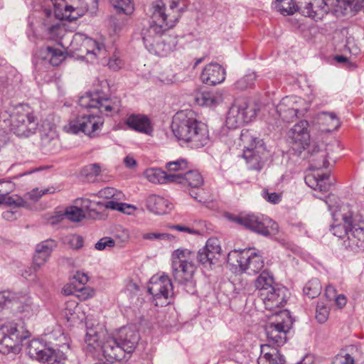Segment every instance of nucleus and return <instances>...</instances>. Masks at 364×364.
Wrapping results in <instances>:
<instances>
[{"mask_svg": "<svg viewBox=\"0 0 364 364\" xmlns=\"http://www.w3.org/2000/svg\"><path fill=\"white\" fill-rule=\"evenodd\" d=\"M186 9L185 0H157L153 4L150 26L142 32L144 46L150 53L166 57L176 50L178 38L166 31L175 26Z\"/></svg>", "mask_w": 364, "mask_h": 364, "instance_id": "f257e3e1", "label": "nucleus"}, {"mask_svg": "<svg viewBox=\"0 0 364 364\" xmlns=\"http://www.w3.org/2000/svg\"><path fill=\"white\" fill-rule=\"evenodd\" d=\"M171 130L181 144L192 149L205 146L210 141L207 126L196 119L192 110L178 112L173 117Z\"/></svg>", "mask_w": 364, "mask_h": 364, "instance_id": "f03ea898", "label": "nucleus"}, {"mask_svg": "<svg viewBox=\"0 0 364 364\" xmlns=\"http://www.w3.org/2000/svg\"><path fill=\"white\" fill-rule=\"evenodd\" d=\"M334 224L331 232L343 240L347 249L359 252L364 250V221L353 217L347 208L343 206L332 213Z\"/></svg>", "mask_w": 364, "mask_h": 364, "instance_id": "7ed1b4c3", "label": "nucleus"}, {"mask_svg": "<svg viewBox=\"0 0 364 364\" xmlns=\"http://www.w3.org/2000/svg\"><path fill=\"white\" fill-rule=\"evenodd\" d=\"M44 4L53 7L45 8L41 13V19L44 28L50 32H55L59 28V21L76 20L87 10L83 0H45Z\"/></svg>", "mask_w": 364, "mask_h": 364, "instance_id": "20e7f679", "label": "nucleus"}, {"mask_svg": "<svg viewBox=\"0 0 364 364\" xmlns=\"http://www.w3.org/2000/svg\"><path fill=\"white\" fill-rule=\"evenodd\" d=\"M0 122L9 126L17 136L27 138L37 130L38 121L31 108L26 104L10 106L0 112Z\"/></svg>", "mask_w": 364, "mask_h": 364, "instance_id": "39448f33", "label": "nucleus"}, {"mask_svg": "<svg viewBox=\"0 0 364 364\" xmlns=\"http://www.w3.org/2000/svg\"><path fill=\"white\" fill-rule=\"evenodd\" d=\"M139 341L137 331L124 326L112 336H107L103 346V355L111 363L124 358L126 353H131Z\"/></svg>", "mask_w": 364, "mask_h": 364, "instance_id": "423d86ee", "label": "nucleus"}, {"mask_svg": "<svg viewBox=\"0 0 364 364\" xmlns=\"http://www.w3.org/2000/svg\"><path fill=\"white\" fill-rule=\"evenodd\" d=\"M194 257V252L186 248L175 250L171 255L172 277L174 281L183 286L189 294H193L195 291Z\"/></svg>", "mask_w": 364, "mask_h": 364, "instance_id": "0eeeda50", "label": "nucleus"}, {"mask_svg": "<svg viewBox=\"0 0 364 364\" xmlns=\"http://www.w3.org/2000/svg\"><path fill=\"white\" fill-rule=\"evenodd\" d=\"M68 48L73 55L77 59L92 63L98 60H102V63H107V50L105 45L83 33H75Z\"/></svg>", "mask_w": 364, "mask_h": 364, "instance_id": "6e6552de", "label": "nucleus"}, {"mask_svg": "<svg viewBox=\"0 0 364 364\" xmlns=\"http://www.w3.org/2000/svg\"><path fill=\"white\" fill-rule=\"evenodd\" d=\"M228 218L245 228L263 236L276 235L279 231L278 224L268 216L254 213L228 215Z\"/></svg>", "mask_w": 364, "mask_h": 364, "instance_id": "1a4fd4ad", "label": "nucleus"}, {"mask_svg": "<svg viewBox=\"0 0 364 364\" xmlns=\"http://www.w3.org/2000/svg\"><path fill=\"white\" fill-rule=\"evenodd\" d=\"M243 146L242 157L250 169L260 170L266 155V149L262 140L256 137L252 131L243 129L240 134Z\"/></svg>", "mask_w": 364, "mask_h": 364, "instance_id": "9d476101", "label": "nucleus"}, {"mask_svg": "<svg viewBox=\"0 0 364 364\" xmlns=\"http://www.w3.org/2000/svg\"><path fill=\"white\" fill-rule=\"evenodd\" d=\"M30 335L21 320L4 324L0 327V352L4 354L10 353Z\"/></svg>", "mask_w": 364, "mask_h": 364, "instance_id": "9b49d317", "label": "nucleus"}, {"mask_svg": "<svg viewBox=\"0 0 364 364\" xmlns=\"http://www.w3.org/2000/svg\"><path fill=\"white\" fill-rule=\"evenodd\" d=\"M272 321L266 326V334L269 342L282 346L287 341V333L291 329L293 319L290 312L287 310L276 311L271 318Z\"/></svg>", "mask_w": 364, "mask_h": 364, "instance_id": "f8f14e48", "label": "nucleus"}, {"mask_svg": "<svg viewBox=\"0 0 364 364\" xmlns=\"http://www.w3.org/2000/svg\"><path fill=\"white\" fill-rule=\"evenodd\" d=\"M258 111L259 109L250 105L246 99L237 98L228 110L225 124L229 129H236L255 119Z\"/></svg>", "mask_w": 364, "mask_h": 364, "instance_id": "ddd939ff", "label": "nucleus"}, {"mask_svg": "<svg viewBox=\"0 0 364 364\" xmlns=\"http://www.w3.org/2000/svg\"><path fill=\"white\" fill-rule=\"evenodd\" d=\"M79 105L85 108H97L106 116L117 114L121 107V100L117 97H109L102 92L87 93L79 99Z\"/></svg>", "mask_w": 364, "mask_h": 364, "instance_id": "4468645a", "label": "nucleus"}, {"mask_svg": "<svg viewBox=\"0 0 364 364\" xmlns=\"http://www.w3.org/2000/svg\"><path fill=\"white\" fill-rule=\"evenodd\" d=\"M228 262L239 266L242 272L249 275L257 274L264 267L262 256L253 249L232 251L228 255Z\"/></svg>", "mask_w": 364, "mask_h": 364, "instance_id": "2eb2a0df", "label": "nucleus"}, {"mask_svg": "<svg viewBox=\"0 0 364 364\" xmlns=\"http://www.w3.org/2000/svg\"><path fill=\"white\" fill-rule=\"evenodd\" d=\"M104 119L97 114H83L70 120L64 129L68 133L78 134L82 132L89 136H95L101 130Z\"/></svg>", "mask_w": 364, "mask_h": 364, "instance_id": "dca6fc26", "label": "nucleus"}, {"mask_svg": "<svg viewBox=\"0 0 364 364\" xmlns=\"http://www.w3.org/2000/svg\"><path fill=\"white\" fill-rule=\"evenodd\" d=\"M28 354L33 359L46 364H64L66 360V356L62 350L47 348L36 339L29 343Z\"/></svg>", "mask_w": 364, "mask_h": 364, "instance_id": "f3484780", "label": "nucleus"}, {"mask_svg": "<svg viewBox=\"0 0 364 364\" xmlns=\"http://www.w3.org/2000/svg\"><path fill=\"white\" fill-rule=\"evenodd\" d=\"M173 183H177L184 187L190 188V196L200 203H205L206 199L202 196L203 192L200 188L204 180L202 175L196 170L188 171L185 173H174Z\"/></svg>", "mask_w": 364, "mask_h": 364, "instance_id": "a211bd4d", "label": "nucleus"}, {"mask_svg": "<svg viewBox=\"0 0 364 364\" xmlns=\"http://www.w3.org/2000/svg\"><path fill=\"white\" fill-rule=\"evenodd\" d=\"M304 100L297 96H287L284 97L276 107V112L282 121L289 122L298 114H304L306 108H302Z\"/></svg>", "mask_w": 364, "mask_h": 364, "instance_id": "6ab92c4d", "label": "nucleus"}, {"mask_svg": "<svg viewBox=\"0 0 364 364\" xmlns=\"http://www.w3.org/2000/svg\"><path fill=\"white\" fill-rule=\"evenodd\" d=\"M222 249L219 240L216 237L209 238L205 245L198 252L197 259L205 267H211L221 255Z\"/></svg>", "mask_w": 364, "mask_h": 364, "instance_id": "aec40b11", "label": "nucleus"}, {"mask_svg": "<svg viewBox=\"0 0 364 364\" xmlns=\"http://www.w3.org/2000/svg\"><path fill=\"white\" fill-rule=\"evenodd\" d=\"M266 309L273 311L277 308L284 306L289 296V291L284 287L277 286L268 291L259 294Z\"/></svg>", "mask_w": 364, "mask_h": 364, "instance_id": "412c9836", "label": "nucleus"}, {"mask_svg": "<svg viewBox=\"0 0 364 364\" xmlns=\"http://www.w3.org/2000/svg\"><path fill=\"white\" fill-rule=\"evenodd\" d=\"M148 291L155 300H167L173 295V285L167 275L154 276L150 279Z\"/></svg>", "mask_w": 364, "mask_h": 364, "instance_id": "4be33fe9", "label": "nucleus"}, {"mask_svg": "<svg viewBox=\"0 0 364 364\" xmlns=\"http://www.w3.org/2000/svg\"><path fill=\"white\" fill-rule=\"evenodd\" d=\"M299 11L304 15L318 21L328 12L325 0H298Z\"/></svg>", "mask_w": 364, "mask_h": 364, "instance_id": "5701e85b", "label": "nucleus"}, {"mask_svg": "<svg viewBox=\"0 0 364 364\" xmlns=\"http://www.w3.org/2000/svg\"><path fill=\"white\" fill-rule=\"evenodd\" d=\"M100 193L102 196L111 198L105 204V207L107 209L118 210L127 214H130L134 209V206L129 204L119 202L124 198V195L121 191H117L113 188L107 187L101 190Z\"/></svg>", "mask_w": 364, "mask_h": 364, "instance_id": "b1692460", "label": "nucleus"}, {"mask_svg": "<svg viewBox=\"0 0 364 364\" xmlns=\"http://www.w3.org/2000/svg\"><path fill=\"white\" fill-rule=\"evenodd\" d=\"M309 123L301 120L291 127L288 132V138L297 146L298 149H305L310 142V134L308 130Z\"/></svg>", "mask_w": 364, "mask_h": 364, "instance_id": "393cba45", "label": "nucleus"}, {"mask_svg": "<svg viewBox=\"0 0 364 364\" xmlns=\"http://www.w3.org/2000/svg\"><path fill=\"white\" fill-rule=\"evenodd\" d=\"M106 331L102 326L95 328L87 327V333L85 338L86 349L89 352L101 350L103 352L104 343L106 341Z\"/></svg>", "mask_w": 364, "mask_h": 364, "instance_id": "a878e982", "label": "nucleus"}, {"mask_svg": "<svg viewBox=\"0 0 364 364\" xmlns=\"http://www.w3.org/2000/svg\"><path fill=\"white\" fill-rule=\"evenodd\" d=\"M225 69L218 63H209L200 74L202 82L208 85H215L223 82L225 79Z\"/></svg>", "mask_w": 364, "mask_h": 364, "instance_id": "bb28decb", "label": "nucleus"}, {"mask_svg": "<svg viewBox=\"0 0 364 364\" xmlns=\"http://www.w3.org/2000/svg\"><path fill=\"white\" fill-rule=\"evenodd\" d=\"M62 316L69 326L80 323L85 318V314L75 300H69L65 303Z\"/></svg>", "mask_w": 364, "mask_h": 364, "instance_id": "cd10ccee", "label": "nucleus"}, {"mask_svg": "<svg viewBox=\"0 0 364 364\" xmlns=\"http://www.w3.org/2000/svg\"><path fill=\"white\" fill-rule=\"evenodd\" d=\"M125 124L129 129L139 133L151 135L153 132L150 119L144 114H132L127 118Z\"/></svg>", "mask_w": 364, "mask_h": 364, "instance_id": "c85d7f7f", "label": "nucleus"}, {"mask_svg": "<svg viewBox=\"0 0 364 364\" xmlns=\"http://www.w3.org/2000/svg\"><path fill=\"white\" fill-rule=\"evenodd\" d=\"M258 364H284L285 358L279 350L270 344L260 346V355L257 359Z\"/></svg>", "mask_w": 364, "mask_h": 364, "instance_id": "c756f323", "label": "nucleus"}, {"mask_svg": "<svg viewBox=\"0 0 364 364\" xmlns=\"http://www.w3.org/2000/svg\"><path fill=\"white\" fill-rule=\"evenodd\" d=\"M305 182L311 188L321 193L328 192L333 184L328 174L321 175L314 173L307 174L305 177Z\"/></svg>", "mask_w": 364, "mask_h": 364, "instance_id": "7c9ffc66", "label": "nucleus"}, {"mask_svg": "<svg viewBox=\"0 0 364 364\" xmlns=\"http://www.w3.org/2000/svg\"><path fill=\"white\" fill-rule=\"evenodd\" d=\"M314 122L319 126L321 132L333 131L340 125L339 119L334 112H319L316 115Z\"/></svg>", "mask_w": 364, "mask_h": 364, "instance_id": "2f4dec72", "label": "nucleus"}, {"mask_svg": "<svg viewBox=\"0 0 364 364\" xmlns=\"http://www.w3.org/2000/svg\"><path fill=\"white\" fill-rule=\"evenodd\" d=\"M14 307L27 318L33 316L38 311V306L33 304L31 297L23 292H18Z\"/></svg>", "mask_w": 364, "mask_h": 364, "instance_id": "473e14b6", "label": "nucleus"}, {"mask_svg": "<svg viewBox=\"0 0 364 364\" xmlns=\"http://www.w3.org/2000/svg\"><path fill=\"white\" fill-rule=\"evenodd\" d=\"M225 99V92L218 90L215 92H203L196 97V102L199 105L206 107H215L222 103Z\"/></svg>", "mask_w": 364, "mask_h": 364, "instance_id": "72a5a7b5", "label": "nucleus"}, {"mask_svg": "<svg viewBox=\"0 0 364 364\" xmlns=\"http://www.w3.org/2000/svg\"><path fill=\"white\" fill-rule=\"evenodd\" d=\"M146 207L156 215H163L172 209V204L163 197L151 195L146 200Z\"/></svg>", "mask_w": 364, "mask_h": 364, "instance_id": "f704fd0d", "label": "nucleus"}, {"mask_svg": "<svg viewBox=\"0 0 364 364\" xmlns=\"http://www.w3.org/2000/svg\"><path fill=\"white\" fill-rule=\"evenodd\" d=\"M144 176L150 182L154 183H173V178L171 176H174V173H168L158 168L146 169L144 172Z\"/></svg>", "mask_w": 364, "mask_h": 364, "instance_id": "c9c22d12", "label": "nucleus"}, {"mask_svg": "<svg viewBox=\"0 0 364 364\" xmlns=\"http://www.w3.org/2000/svg\"><path fill=\"white\" fill-rule=\"evenodd\" d=\"M255 285L258 290L259 294L263 293V291H268L274 288V280L272 274L267 271H263L256 279Z\"/></svg>", "mask_w": 364, "mask_h": 364, "instance_id": "e433bc0d", "label": "nucleus"}, {"mask_svg": "<svg viewBox=\"0 0 364 364\" xmlns=\"http://www.w3.org/2000/svg\"><path fill=\"white\" fill-rule=\"evenodd\" d=\"M44 58L49 60L50 63L53 66L59 65L65 60L64 52L59 49L47 46L43 50Z\"/></svg>", "mask_w": 364, "mask_h": 364, "instance_id": "4c0bfd02", "label": "nucleus"}, {"mask_svg": "<svg viewBox=\"0 0 364 364\" xmlns=\"http://www.w3.org/2000/svg\"><path fill=\"white\" fill-rule=\"evenodd\" d=\"M274 6L284 16L292 15L299 11L298 1L295 4L293 0H275Z\"/></svg>", "mask_w": 364, "mask_h": 364, "instance_id": "58836bf2", "label": "nucleus"}, {"mask_svg": "<svg viewBox=\"0 0 364 364\" xmlns=\"http://www.w3.org/2000/svg\"><path fill=\"white\" fill-rule=\"evenodd\" d=\"M257 79L255 72L248 70L245 75L236 81L235 87L240 90H244L252 87Z\"/></svg>", "mask_w": 364, "mask_h": 364, "instance_id": "ea45409f", "label": "nucleus"}, {"mask_svg": "<svg viewBox=\"0 0 364 364\" xmlns=\"http://www.w3.org/2000/svg\"><path fill=\"white\" fill-rule=\"evenodd\" d=\"M188 163L185 159H178L166 164L165 168L168 173H181V171L188 169Z\"/></svg>", "mask_w": 364, "mask_h": 364, "instance_id": "a19ab883", "label": "nucleus"}, {"mask_svg": "<svg viewBox=\"0 0 364 364\" xmlns=\"http://www.w3.org/2000/svg\"><path fill=\"white\" fill-rule=\"evenodd\" d=\"M59 144V139L56 133L50 130L48 134L41 136V145L47 148L48 151H53Z\"/></svg>", "mask_w": 364, "mask_h": 364, "instance_id": "79ce46f5", "label": "nucleus"}, {"mask_svg": "<svg viewBox=\"0 0 364 364\" xmlns=\"http://www.w3.org/2000/svg\"><path fill=\"white\" fill-rule=\"evenodd\" d=\"M303 290L305 295L314 299L320 295L321 284L318 279H312L306 284Z\"/></svg>", "mask_w": 364, "mask_h": 364, "instance_id": "37998d69", "label": "nucleus"}, {"mask_svg": "<svg viewBox=\"0 0 364 364\" xmlns=\"http://www.w3.org/2000/svg\"><path fill=\"white\" fill-rule=\"evenodd\" d=\"M0 203H6L9 205H14L16 207H25L27 205V202L25 199L18 196H9L8 193H0Z\"/></svg>", "mask_w": 364, "mask_h": 364, "instance_id": "c03bdc74", "label": "nucleus"}, {"mask_svg": "<svg viewBox=\"0 0 364 364\" xmlns=\"http://www.w3.org/2000/svg\"><path fill=\"white\" fill-rule=\"evenodd\" d=\"M112 6L119 13H124L127 15L132 13L134 6L132 0H110Z\"/></svg>", "mask_w": 364, "mask_h": 364, "instance_id": "a18cd8bd", "label": "nucleus"}, {"mask_svg": "<svg viewBox=\"0 0 364 364\" xmlns=\"http://www.w3.org/2000/svg\"><path fill=\"white\" fill-rule=\"evenodd\" d=\"M18 292H13L11 291H0V311L9 304L14 306Z\"/></svg>", "mask_w": 364, "mask_h": 364, "instance_id": "49530a36", "label": "nucleus"}, {"mask_svg": "<svg viewBox=\"0 0 364 364\" xmlns=\"http://www.w3.org/2000/svg\"><path fill=\"white\" fill-rule=\"evenodd\" d=\"M65 214L69 220L74 222H79L85 217L84 210H82V208H77L76 206H71L68 208L66 209Z\"/></svg>", "mask_w": 364, "mask_h": 364, "instance_id": "de8ad7c7", "label": "nucleus"}, {"mask_svg": "<svg viewBox=\"0 0 364 364\" xmlns=\"http://www.w3.org/2000/svg\"><path fill=\"white\" fill-rule=\"evenodd\" d=\"M101 171V168L98 164H92L85 166L81 173L82 175L85 176L88 180L98 176Z\"/></svg>", "mask_w": 364, "mask_h": 364, "instance_id": "09e8293b", "label": "nucleus"}, {"mask_svg": "<svg viewBox=\"0 0 364 364\" xmlns=\"http://www.w3.org/2000/svg\"><path fill=\"white\" fill-rule=\"evenodd\" d=\"M55 247L56 242L55 240H46L37 245L36 249L50 257Z\"/></svg>", "mask_w": 364, "mask_h": 364, "instance_id": "8fccbe9b", "label": "nucleus"}, {"mask_svg": "<svg viewBox=\"0 0 364 364\" xmlns=\"http://www.w3.org/2000/svg\"><path fill=\"white\" fill-rule=\"evenodd\" d=\"M328 309L323 303H318L315 315L316 320L321 323H325L328 318Z\"/></svg>", "mask_w": 364, "mask_h": 364, "instance_id": "3c124183", "label": "nucleus"}, {"mask_svg": "<svg viewBox=\"0 0 364 364\" xmlns=\"http://www.w3.org/2000/svg\"><path fill=\"white\" fill-rule=\"evenodd\" d=\"M64 242L73 249H79L83 246V238L78 235H69L65 237Z\"/></svg>", "mask_w": 364, "mask_h": 364, "instance_id": "603ef678", "label": "nucleus"}, {"mask_svg": "<svg viewBox=\"0 0 364 364\" xmlns=\"http://www.w3.org/2000/svg\"><path fill=\"white\" fill-rule=\"evenodd\" d=\"M262 197L267 202L277 204L282 200V194L276 192H269L267 189H263L261 192Z\"/></svg>", "mask_w": 364, "mask_h": 364, "instance_id": "864d4df0", "label": "nucleus"}, {"mask_svg": "<svg viewBox=\"0 0 364 364\" xmlns=\"http://www.w3.org/2000/svg\"><path fill=\"white\" fill-rule=\"evenodd\" d=\"M142 237L150 240H171L174 237L168 233L148 232L144 234Z\"/></svg>", "mask_w": 364, "mask_h": 364, "instance_id": "5fc2aeb1", "label": "nucleus"}, {"mask_svg": "<svg viewBox=\"0 0 364 364\" xmlns=\"http://www.w3.org/2000/svg\"><path fill=\"white\" fill-rule=\"evenodd\" d=\"M53 192L54 191H50V188H44L41 190H39L38 188H34L31 192L27 193L25 195V198L26 199H30L31 200L36 201L42 196Z\"/></svg>", "mask_w": 364, "mask_h": 364, "instance_id": "6e6d98bb", "label": "nucleus"}, {"mask_svg": "<svg viewBox=\"0 0 364 364\" xmlns=\"http://www.w3.org/2000/svg\"><path fill=\"white\" fill-rule=\"evenodd\" d=\"M49 257V256L39 252L38 250L36 248V253L33 257V266L35 270L43 266L48 261Z\"/></svg>", "mask_w": 364, "mask_h": 364, "instance_id": "4d7b16f0", "label": "nucleus"}, {"mask_svg": "<svg viewBox=\"0 0 364 364\" xmlns=\"http://www.w3.org/2000/svg\"><path fill=\"white\" fill-rule=\"evenodd\" d=\"M95 291L88 287H82L75 290V295L80 300H87L93 297Z\"/></svg>", "mask_w": 364, "mask_h": 364, "instance_id": "13d9d810", "label": "nucleus"}, {"mask_svg": "<svg viewBox=\"0 0 364 364\" xmlns=\"http://www.w3.org/2000/svg\"><path fill=\"white\" fill-rule=\"evenodd\" d=\"M115 245L114 240L109 237L101 238L95 245V247L97 250H105L107 247H112Z\"/></svg>", "mask_w": 364, "mask_h": 364, "instance_id": "bf43d9fd", "label": "nucleus"}, {"mask_svg": "<svg viewBox=\"0 0 364 364\" xmlns=\"http://www.w3.org/2000/svg\"><path fill=\"white\" fill-rule=\"evenodd\" d=\"M332 364H354V359L348 353L345 355H338Z\"/></svg>", "mask_w": 364, "mask_h": 364, "instance_id": "052dcab7", "label": "nucleus"}, {"mask_svg": "<svg viewBox=\"0 0 364 364\" xmlns=\"http://www.w3.org/2000/svg\"><path fill=\"white\" fill-rule=\"evenodd\" d=\"M323 200L325 201L326 204L328 205V209L330 210H332V213L338 210L337 204H338V198L333 195L330 194L327 197H326Z\"/></svg>", "mask_w": 364, "mask_h": 364, "instance_id": "680f3d73", "label": "nucleus"}, {"mask_svg": "<svg viewBox=\"0 0 364 364\" xmlns=\"http://www.w3.org/2000/svg\"><path fill=\"white\" fill-rule=\"evenodd\" d=\"M80 203L82 210L87 211H92L94 210V205L100 204V203H95L87 198H81L77 200V203Z\"/></svg>", "mask_w": 364, "mask_h": 364, "instance_id": "e2e57ef3", "label": "nucleus"}, {"mask_svg": "<svg viewBox=\"0 0 364 364\" xmlns=\"http://www.w3.org/2000/svg\"><path fill=\"white\" fill-rule=\"evenodd\" d=\"M107 64H108L109 68H111L114 70H117L122 68V61L118 57H114L109 60Z\"/></svg>", "mask_w": 364, "mask_h": 364, "instance_id": "0e129e2a", "label": "nucleus"}, {"mask_svg": "<svg viewBox=\"0 0 364 364\" xmlns=\"http://www.w3.org/2000/svg\"><path fill=\"white\" fill-rule=\"evenodd\" d=\"M325 295L328 300L333 301L338 295L336 287L331 284L328 285L326 288Z\"/></svg>", "mask_w": 364, "mask_h": 364, "instance_id": "69168bd1", "label": "nucleus"}, {"mask_svg": "<svg viewBox=\"0 0 364 364\" xmlns=\"http://www.w3.org/2000/svg\"><path fill=\"white\" fill-rule=\"evenodd\" d=\"M169 228L171 230H176L180 232H184L192 235L197 233L196 230L182 225H171L169 226Z\"/></svg>", "mask_w": 364, "mask_h": 364, "instance_id": "338daca9", "label": "nucleus"}, {"mask_svg": "<svg viewBox=\"0 0 364 364\" xmlns=\"http://www.w3.org/2000/svg\"><path fill=\"white\" fill-rule=\"evenodd\" d=\"M335 301L336 305L341 309L346 306L347 299L343 294H338L336 297L333 300Z\"/></svg>", "mask_w": 364, "mask_h": 364, "instance_id": "774afa93", "label": "nucleus"}]
</instances>
